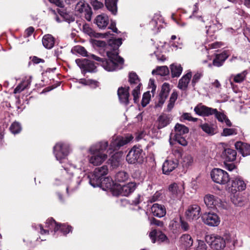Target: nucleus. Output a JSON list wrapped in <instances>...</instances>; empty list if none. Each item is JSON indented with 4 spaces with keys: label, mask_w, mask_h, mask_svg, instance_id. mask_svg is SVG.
I'll return each mask as SVG.
<instances>
[{
    "label": "nucleus",
    "mask_w": 250,
    "mask_h": 250,
    "mask_svg": "<svg viewBox=\"0 0 250 250\" xmlns=\"http://www.w3.org/2000/svg\"><path fill=\"white\" fill-rule=\"evenodd\" d=\"M122 44L121 38L111 39L108 41V44L106 45L105 49L108 60L88 53L83 46H79L77 51L83 57L98 61L105 70L113 71L121 69L123 67L124 60L118 55V48Z\"/></svg>",
    "instance_id": "f257e3e1"
},
{
    "label": "nucleus",
    "mask_w": 250,
    "mask_h": 250,
    "mask_svg": "<svg viewBox=\"0 0 250 250\" xmlns=\"http://www.w3.org/2000/svg\"><path fill=\"white\" fill-rule=\"evenodd\" d=\"M108 146V142L104 141L92 146L89 149L91 156L89 157V162L94 166L101 165L107 158V154L104 153Z\"/></svg>",
    "instance_id": "f03ea898"
},
{
    "label": "nucleus",
    "mask_w": 250,
    "mask_h": 250,
    "mask_svg": "<svg viewBox=\"0 0 250 250\" xmlns=\"http://www.w3.org/2000/svg\"><path fill=\"white\" fill-rule=\"evenodd\" d=\"M194 111L200 116H209L214 115L215 118L220 122H223L227 117L224 113L218 111L215 108H212L202 104H198L195 106Z\"/></svg>",
    "instance_id": "7ed1b4c3"
},
{
    "label": "nucleus",
    "mask_w": 250,
    "mask_h": 250,
    "mask_svg": "<svg viewBox=\"0 0 250 250\" xmlns=\"http://www.w3.org/2000/svg\"><path fill=\"white\" fill-rule=\"evenodd\" d=\"M225 238L214 234H208L206 236L205 240L212 249L221 250L225 247L226 241L229 240V235H225Z\"/></svg>",
    "instance_id": "20e7f679"
},
{
    "label": "nucleus",
    "mask_w": 250,
    "mask_h": 250,
    "mask_svg": "<svg viewBox=\"0 0 250 250\" xmlns=\"http://www.w3.org/2000/svg\"><path fill=\"white\" fill-rule=\"evenodd\" d=\"M133 137L130 134H127L125 136H118L111 142L107 152L109 154H111L115 150H118L120 147L130 143Z\"/></svg>",
    "instance_id": "39448f33"
},
{
    "label": "nucleus",
    "mask_w": 250,
    "mask_h": 250,
    "mask_svg": "<svg viewBox=\"0 0 250 250\" xmlns=\"http://www.w3.org/2000/svg\"><path fill=\"white\" fill-rule=\"evenodd\" d=\"M129 82L131 88H133L132 94L133 96V100L135 103L138 102L140 94V88L142 83H140L138 75L134 72H131L129 74Z\"/></svg>",
    "instance_id": "423d86ee"
},
{
    "label": "nucleus",
    "mask_w": 250,
    "mask_h": 250,
    "mask_svg": "<svg viewBox=\"0 0 250 250\" xmlns=\"http://www.w3.org/2000/svg\"><path fill=\"white\" fill-rule=\"evenodd\" d=\"M108 170L106 166L95 169L93 173L89 176V183L94 188L97 187L100 184V180L103 179V177L106 175Z\"/></svg>",
    "instance_id": "0eeeda50"
},
{
    "label": "nucleus",
    "mask_w": 250,
    "mask_h": 250,
    "mask_svg": "<svg viewBox=\"0 0 250 250\" xmlns=\"http://www.w3.org/2000/svg\"><path fill=\"white\" fill-rule=\"evenodd\" d=\"M184 184L176 183L171 184L168 188L169 197L173 201L180 200L184 193Z\"/></svg>",
    "instance_id": "6e6552de"
},
{
    "label": "nucleus",
    "mask_w": 250,
    "mask_h": 250,
    "mask_svg": "<svg viewBox=\"0 0 250 250\" xmlns=\"http://www.w3.org/2000/svg\"><path fill=\"white\" fill-rule=\"evenodd\" d=\"M212 180L219 184L224 185L229 181L228 173L225 170L220 168H214L210 173Z\"/></svg>",
    "instance_id": "1a4fd4ad"
},
{
    "label": "nucleus",
    "mask_w": 250,
    "mask_h": 250,
    "mask_svg": "<svg viewBox=\"0 0 250 250\" xmlns=\"http://www.w3.org/2000/svg\"><path fill=\"white\" fill-rule=\"evenodd\" d=\"M69 152V146L67 144L58 143L54 146V154L56 159L61 163L64 159Z\"/></svg>",
    "instance_id": "9d476101"
},
{
    "label": "nucleus",
    "mask_w": 250,
    "mask_h": 250,
    "mask_svg": "<svg viewBox=\"0 0 250 250\" xmlns=\"http://www.w3.org/2000/svg\"><path fill=\"white\" fill-rule=\"evenodd\" d=\"M126 160L130 164L142 163L143 161L142 149L139 147L134 146L126 155Z\"/></svg>",
    "instance_id": "9b49d317"
},
{
    "label": "nucleus",
    "mask_w": 250,
    "mask_h": 250,
    "mask_svg": "<svg viewBox=\"0 0 250 250\" xmlns=\"http://www.w3.org/2000/svg\"><path fill=\"white\" fill-rule=\"evenodd\" d=\"M75 11L79 13H84L85 18L88 21L91 19L92 11L89 5L84 1H79L75 6Z\"/></svg>",
    "instance_id": "f8f14e48"
},
{
    "label": "nucleus",
    "mask_w": 250,
    "mask_h": 250,
    "mask_svg": "<svg viewBox=\"0 0 250 250\" xmlns=\"http://www.w3.org/2000/svg\"><path fill=\"white\" fill-rule=\"evenodd\" d=\"M46 227L48 228L49 229H54L55 232L58 231L59 229L65 234L71 231V227H66L65 225L59 226L55 221L52 218H49L46 222Z\"/></svg>",
    "instance_id": "ddd939ff"
},
{
    "label": "nucleus",
    "mask_w": 250,
    "mask_h": 250,
    "mask_svg": "<svg viewBox=\"0 0 250 250\" xmlns=\"http://www.w3.org/2000/svg\"><path fill=\"white\" fill-rule=\"evenodd\" d=\"M202 219L206 225L215 227L219 225L220 220L219 216L214 213H208L204 214L202 216Z\"/></svg>",
    "instance_id": "4468645a"
},
{
    "label": "nucleus",
    "mask_w": 250,
    "mask_h": 250,
    "mask_svg": "<svg viewBox=\"0 0 250 250\" xmlns=\"http://www.w3.org/2000/svg\"><path fill=\"white\" fill-rule=\"evenodd\" d=\"M246 188V184L241 178H236L231 181V185L229 187V191L232 193L234 194L244 190Z\"/></svg>",
    "instance_id": "2eb2a0df"
},
{
    "label": "nucleus",
    "mask_w": 250,
    "mask_h": 250,
    "mask_svg": "<svg viewBox=\"0 0 250 250\" xmlns=\"http://www.w3.org/2000/svg\"><path fill=\"white\" fill-rule=\"evenodd\" d=\"M178 161L176 159H167L163 163L162 170L164 174L169 175L178 166Z\"/></svg>",
    "instance_id": "dca6fc26"
},
{
    "label": "nucleus",
    "mask_w": 250,
    "mask_h": 250,
    "mask_svg": "<svg viewBox=\"0 0 250 250\" xmlns=\"http://www.w3.org/2000/svg\"><path fill=\"white\" fill-rule=\"evenodd\" d=\"M206 205L209 208H213L221 205V200L218 197L210 194H206L204 198Z\"/></svg>",
    "instance_id": "f3484780"
},
{
    "label": "nucleus",
    "mask_w": 250,
    "mask_h": 250,
    "mask_svg": "<svg viewBox=\"0 0 250 250\" xmlns=\"http://www.w3.org/2000/svg\"><path fill=\"white\" fill-rule=\"evenodd\" d=\"M200 207L198 205H191L186 212V216L189 220H197L200 217Z\"/></svg>",
    "instance_id": "a211bd4d"
},
{
    "label": "nucleus",
    "mask_w": 250,
    "mask_h": 250,
    "mask_svg": "<svg viewBox=\"0 0 250 250\" xmlns=\"http://www.w3.org/2000/svg\"><path fill=\"white\" fill-rule=\"evenodd\" d=\"M117 188L119 190L117 194H120L122 196H127L130 193L133 192L135 189L136 185L135 184L131 182L123 186L120 185L117 186Z\"/></svg>",
    "instance_id": "6ab92c4d"
},
{
    "label": "nucleus",
    "mask_w": 250,
    "mask_h": 250,
    "mask_svg": "<svg viewBox=\"0 0 250 250\" xmlns=\"http://www.w3.org/2000/svg\"><path fill=\"white\" fill-rule=\"evenodd\" d=\"M129 87L124 88L119 87L118 90V95L120 102L125 105H127L129 103Z\"/></svg>",
    "instance_id": "aec40b11"
},
{
    "label": "nucleus",
    "mask_w": 250,
    "mask_h": 250,
    "mask_svg": "<svg viewBox=\"0 0 250 250\" xmlns=\"http://www.w3.org/2000/svg\"><path fill=\"white\" fill-rule=\"evenodd\" d=\"M172 121L171 116L167 114H162L158 118L156 124L158 129L164 128L168 125Z\"/></svg>",
    "instance_id": "412c9836"
},
{
    "label": "nucleus",
    "mask_w": 250,
    "mask_h": 250,
    "mask_svg": "<svg viewBox=\"0 0 250 250\" xmlns=\"http://www.w3.org/2000/svg\"><path fill=\"white\" fill-rule=\"evenodd\" d=\"M169 90V85L167 83H164L162 85L161 91L159 94L158 103L156 106H161L163 104L168 96Z\"/></svg>",
    "instance_id": "4be33fe9"
},
{
    "label": "nucleus",
    "mask_w": 250,
    "mask_h": 250,
    "mask_svg": "<svg viewBox=\"0 0 250 250\" xmlns=\"http://www.w3.org/2000/svg\"><path fill=\"white\" fill-rule=\"evenodd\" d=\"M151 210L153 215L159 218L164 216L166 213V209L165 206L158 204H153Z\"/></svg>",
    "instance_id": "5701e85b"
},
{
    "label": "nucleus",
    "mask_w": 250,
    "mask_h": 250,
    "mask_svg": "<svg viewBox=\"0 0 250 250\" xmlns=\"http://www.w3.org/2000/svg\"><path fill=\"white\" fill-rule=\"evenodd\" d=\"M94 22L99 28L104 29L108 24L109 19L106 15L101 14L96 17Z\"/></svg>",
    "instance_id": "b1692460"
},
{
    "label": "nucleus",
    "mask_w": 250,
    "mask_h": 250,
    "mask_svg": "<svg viewBox=\"0 0 250 250\" xmlns=\"http://www.w3.org/2000/svg\"><path fill=\"white\" fill-rule=\"evenodd\" d=\"M236 149L238 150L243 156L250 155V145L241 142H237L235 144Z\"/></svg>",
    "instance_id": "393cba45"
},
{
    "label": "nucleus",
    "mask_w": 250,
    "mask_h": 250,
    "mask_svg": "<svg viewBox=\"0 0 250 250\" xmlns=\"http://www.w3.org/2000/svg\"><path fill=\"white\" fill-rule=\"evenodd\" d=\"M149 236L153 243L156 242V239H158V241H160L161 242H163L167 239L166 235L162 233V231H158L155 229L153 230L149 233Z\"/></svg>",
    "instance_id": "a878e982"
},
{
    "label": "nucleus",
    "mask_w": 250,
    "mask_h": 250,
    "mask_svg": "<svg viewBox=\"0 0 250 250\" xmlns=\"http://www.w3.org/2000/svg\"><path fill=\"white\" fill-rule=\"evenodd\" d=\"M191 77V72H188L184 75L179 81L178 87L182 90H186L188 87Z\"/></svg>",
    "instance_id": "bb28decb"
},
{
    "label": "nucleus",
    "mask_w": 250,
    "mask_h": 250,
    "mask_svg": "<svg viewBox=\"0 0 250 250\" xmlns=\"http://www.w3.org/2000/svg\"><path fill=\"white\" fill-rule=\"evenodd\" d=\"M100 183L97 187H100L104 190L114 189L113 181L110 177H107L100 180Z\"/></svg>",
    "instance_id": "cd10ccee"
},
{
    "label": "nucleus",
    "mask_w": 250,
    "mask_h": 250,
    "mask_svg": "<svg viewBox=\"0 0 250 250\" xmlns=\"http://www.w3.org/2000/svg\"><path fill=\"white\" fill-rule=\"evenodd\" d=\"M200 127L204 132L210 136L215 134L217 132L216 127L213 125L204 123L201 124Z\"/></svg>",
    "instance_id": "c85d7f7f"
},
{
    "label": "nucleus",
    "mask_w": 250,
    "mask_h": 250,
    "mask_svg": "<svg viewBox=\"0 0 250 250\" xmlns=\"http://www.w3.org/2000/svg\"><path fill=\"white\" fill-rule=\"evenodd\" d=\"M228 56L226 52L217 54L213 60V65L216 67L222 66L225 60L228 58Z\"/></svg>",
    "instance_id": "c756f323"
},
{
    "label": "nucleus",
    "mask_w": 250,
    "mask_h": 250,
    "mask_svg": "<svg viewBox=\"0 0 250 250\" xmlns=\"http://www.w3.org/2000/svg\"><path fill=\"white\" fill-rule=\"evenodd\" d=\"M118 0H105L106 8L114 15L117 13V2Z\"/></svg>",
    "instance_id": "7c9ffc66"
},
{
    "label": "nucleus",
    "mask_w": 250,
    "mask_h": 250,
    "mask_svg": "<svg viewBox=\"0 0 250 250\" xmlns=\"http://www.w3.org/2000/svg\"><path fill=\"white\" fill-rule=\"evenodd\" d=\"M42 42L46 48L51 49L54 45V39L52 35L47 34L43 36Z\"/></svg>",
    "instance_id": "2f4dec72"
},
{
    "label": "nucleus",
    "mask_w": 250,
    "mask_h": 250,
    "mask_svg": "<svg viewBox=\"0 0 250 250\" xmlns=\"http://www.w3.org/2000/svg\"><path fill=\"white\" fill-rule=\"evenodd\" d=\"M223 154L228 161H233L235 160L237 153L233 149L228 148L224 150Z\"/></svg>",
    "instance_id": "473e14b6"
},
{
    "label": "nucleus",
    "mask_w": 250,
    "mask_h": 250,
    "mask_svg": "<svg viewBox=\"0 0 250 250\" xmlns=\"http://www.w3.org/2000/svg\"><path fill=\"white\" fill-rule=\"evenodd\" d=\"M233 195L231 197L232 203L237 206H241L244 204L245 199L239 192L233 194Z\"/></svg>",
    "instance_id": "72a5a7b5"
},
{
    "label": "nucleus",
    "mask_w": 250,
    "mask_h": 250,
    "mask_svg": "<svg viewBox=\"0 0 250 250\" xmlns=\"http://www.w3.org/2000/svg\"><path fill=\"white\" fill-rule=\"evenodd\" d=\"M193 163V158L189 154H185L182 157V165L184 167H188Z\"/></svg>",
    "instance_id": "f704fd0d"
},
{
    "label": "nucleus",
    "mask_w": 250,
    "mask_h": 250,
    "mask_svg": "<svg viewBox=\"0 0 250 250\" xmlns=\"http://www.w3.org/2000/svg\"><path fill=\"white\" fill-rule=\"evenodd\" d=\"M247 74V71H244L236 75H231L230 78L233 79V82L236 83H241L245 80Z\"/></svg>",
    "instance_id": "c9c22d12"
},
{
    "label": "nucleus",
    "mask_w": 250,
    "mask_h": 250,
    "mask_svg": "<svg viewBox=\"0 0 250 250\" xmlns=\"http://www.w3.org/2000/svg\"><path fill=\"white\" fill-rule=\"evenodd\" d=\"M188 128L185 125L177 124L175 126V135H183L188 132Z\"/></svg>",
    "instance_id": "e433bc0d"
},
{
    "label": "nucleus",
    "mask_w": 250,
    "mask_h": 250,
    "mask_svg": "<svg viewBox=\"0 0 250 250\" xmlns=\"http://www.w3.org/2000/svg\"><path fill=\"white\" fill-rule=\"evenodd\" d=\"M170 69L171 75L173 77H179L181 75L183 70L181 65L178 64H171Z\"/></svg>",
    "instance_id": "4c0bfd02"
},
{
    "label": "nucleus",
    "mask_w": 250,
    "mask_h": 250,
    "mask_svg": "<svg viewBox=\"0 0 250 250\" xmlns=\"http://www.w3.org/2000/svg\"><path fill=\"white\" fill-rule=\"evenodd\" d=\"M181 243L187 248L190 247L193 244V240L190 235L185 234L181 237Z\"/></svg>",
    "instance_id": "58836bf2"
},
{
    "label": "nucleus",
    "mask_w": 250,
    "mask_h": 250,
    "mask_svg": "<svg viewBox=\"0 0 250 250\" xmlns=\"http://www.w3.org/2000/svg\"><path fill=\"white\" fill-rule=\"evenodd\" d=\"M30 83L31 81L29 79L23 81L15 88L14 93H18L21 92L27 87H28V85L30 84Z\"/></svg>",
    "instance_id": "ea45409f"
},
{
    "label": "nucleus",
    "mask_w": 250,
    "mask_h": 250,
    "mask_svg": "<svg viewBox=\"0 0 250 250\" xmlns=\"http://www.w3.org/2000/svg\"><path fill=\"white\" fill-rule=\"evenodd\" d=\"M128 175L125 171H120L118 172L115 177V180L117 182H124L127 180Z\"/></svg>",
    "instance_id": "a19ab883"
},
{
    "label": "nucleus",
    "mask_w": 250,
    "mask_h": 250,
    "mask_svg": "<svg viewBox=\"0 0 250 250\" xmlns=\"http://www.w3.org/2000/svg\"><path fill=\"white\" fill-rule=\"evenodd\" d=\"M10 129L13 134L19 133L21 130L20 124L17 122H14L10 126Z\"/></svg>",
    "instance_id": "79ce46f5"
},
{
    "label": "nucleus",
    "mask_w": 250,
    "mask_h": 250,
    "mask_svg": "<svg viewBox=\"0 0 250 250\" xmlns=\"http://www.w3.org/2000/svg\"><path fill=\"white\" fill-rule=\"evenodd\" d=\"M83 61L84 64L85 65V67L88 71H94L96 67L92 62L86 59H84Z\"/></svg>",
    "instance_id": "37998d69"
},
{
    "label": "nucleus",
    "mask_w": 250,
    "mask_h": 250,
    "mask_svg": "<svg viewBox=\"0 0 250 250\" xmlns=\"http://www.w3.org/2000/svg\"><path fill=\"white\" fill-rule=\"evenodd\" d=\"M237 134V130L234 128H226L223 129L222 133V135L224 136H228L230 135H234Z\"/></svg>",
    "instance_id": "c03bdc74"
},
{
    "label": "nucleus",
    "mask_w": 250,
    "mask_h": 250,
    "mask_svg": "<svg viewBox=\"0 0 250 250\" xmlns=\"http://www.w3.org/2000/svg\"><path fill=\"white\" fill-rule=\"evenodd\" d=\"M151 95L149 91L145 92L143 96L142 105L143 107L146 106L149 102Z\"/></svg>",
    "instance_id": "a18cd8bd"
},
{
    "label": "nucleus",
    "mask_w": 250,
    "mask_h": 250,
    "mask_svg": "<svg viewBox=\"0 0 250 250\" xmlns=\"http://www.w3.org/2000/svg\"><path fill=\"white\" fill-rule=\"evenodd\" d=\"M174 137L175 141L180 145L183 146H186L188 145V142L185 138L181 135H175Z\"/></svg>",
    "instance_id": "49530a36"
},
{
    "label": "nucleus",
    "mask_w": 250,
    "mask_h": 250,
    "mask_svg": "<svg viewBox=\"0 0 250 250\" xmlns=\"http://www.w3.org/2000/svg\"><path fill=\"white\" fill-rule=\"evenodd\" d=\"M196 19V23L197 26L199 28H202L204 27H207V25L205 24V21L204 20L202 16H197L194 18Z\"/></svg>",
    "instance_id": "de8ad7c7"
},
{
    "label": "nucleus",
    "mask_w": 250,
    "mask_h": 250,
    "mask_svg": "<svg viewBox=\"0 0 250 250\" xmlns=\"http://www.w3.org/2000/svg\"><path fill=\"white\" fill-rule=\"evenodd\" d=\"M158 74L162 76H166L169 73V70L167 66H163L159 67L157 69Z\"/></svg>",
    "instance_id": "09e8293b"
},
{
    "label": "nucleus",
    "mask_w": 250,
    "mask_h": 250,
    "mask_svg": "<svg viewBox=\"0 0 250 250\" xmlns=\"http://www.w3.org/2000/svg\"><path fill=\"white\" fill-rule=\"evenodd\" d=\"M61 17L63 20L67 21L68 23L73 22L75 20V19L73 16L68 14H65L63 15H61Z\"/></svg>",
    "instance_id": "8fccbe9b"
},
{
    "label": "nucleus",
    "mask_w": 250,
    "mask_h": 250,
    "mask_svg": "<svg viewBox=\"0 0 250 250\" xmlns=\"http://www.w3.org/2000/svg\"><path fill=\"white\" fill-rule=\"evenodd\" d=\"M182 118H183L184 120H186L189 121H192V122H196L197 121L198 119L196 118L192 117L190 114L188 113H184L182 116Z\"/></svg>",
    "instance_id": "3c124183"
},
{
    "label": "nucleus",
    "mask_w": 250,
    "mask_h": 250,
    "mask_svg": "<svg viewBox=\"0 0 250 250\" xmlns=\"http://www.w3.org/2000/svg\"><path fill=\"white\" fill-rule=\"evenodd\" d=\"M92 5L94 9L96 10L100 9L104 6V4L102 2L99 1L97 0L92 1Z\"/></svg>",
    "instance_id": "603ef678"
},
{
    "label": "nucleus",
    "mask_w": 250,
    "mask_h": 250,
    "mask_svg": "<svg viewBox=\"0 0 250 250\" xmlns=\"http://www.w3.org/2000/svg\"><path fill=\"white\" fill-rule=\"evenodd\" d=\"M150 224L160 227H163L164 226V223L162 221L157 220L154 218L150 219Z\"/></svg>",
    "instance_id": "864d4df0"
},
{
    "label": "nucleus",
    "mask_w": 250,
    "mask_h": 250,
    "mask_svg": "<svg viewBox=\"0 0 250 250\" xmlns=\"http://www.w3.org/2000/svg\"><path fill=\"white\" fill-rule=\"evenodd\" d=\"M207 246L203 241H198V246L196 250H206Z\"/></svg>",
    "instance_id": "5fc2aeb1"
},
{
    "label": "nucleus",
    "mask_w": 250,
    "mask_h": 250,
    "mask_svg": "<svg viewBox=\"0 0 250 250\" xmlns=\"http://www.w3.org/2000/svg\"><path fill=\"white\" fill-rule=\"evenodd\" d=\"M199 10V8L198 6V3H196L194 5L193 10L192 11V15L189 16V18L190 19H193L195 18L196 17H197V13Z\"/></svg>",
    "instance_id": "6e6d98bb"
},
{
    "label": "nucleus",
    "mask_w": 250,
    "mask_h": 250,
    "mask_svg": "<svg viewBox=\"0 0 250 250\" xmlns=\"http://www.w3.org/2000/svg\"><path fill=\"white\" fill-rule=\"evenodd\" d=\"M83 31L90 36H94V32L92 29L86 25L83 26Z\"/></svg>",
    "instance_id": "4d7b16f0"
},
{
    "label": "nucleus",
    "mask_w": 250,
    "mask_h": 250,
    "mask_svg": "<svg viewBox=\"0 0 250 250\" xmlns=\"http://www.w3.org/2000/svg\"><path fill=\"white\" fill-rule=\"evenodd\" d=\"M181 229L184 231H188L189 229L188 224L182 219H180Z\"/></svg>",
    "instance_id": "13d9d810"
},
{
    "label": "nucleus",
    "mask_w": 250,
    "mask_h": 250,
    "mask_svg": "<svg viewBox=\"0 0 250 250\" xmlns=\"http://www.w3.org/2000/svg\"><path fill=\"white\" fill-rule=\"evenodd\" d=\"M79 183L80 181H77L75 182V183H74V185H72V184H69L66 188L67 192H68L69 190H73L75 189L76 188H77Z\"/></svg>",
    "instance_id": "bf43d9fd"
},
{
    "label": "nucleus",
    "mask_w": 250,
    "mask_h": 250,
    "mask_svg": "<svg viewBox=\"0 0 250 250\" xmlns=\"http://www.w3.org/2000/svg\"><path fill=\"white\" fill-rule=\"evenodd\" d=\"M201 77V74L198 73H196L193 77L192 80V83L193 85H194L196 83H197L200 79Z\"/></svg>",
    "instance_id": "052dcab7"
},
{
    "label": "nucleus",
    "mask_w": 250,
    "mask_h": 250,
    "mask_svg": "<svg viewBox=\"0 0 250 250\" xmlns=\"http://www.w3.org/2000/svg\"><path fill=\"white\" fill-rule=\"evenodd\" d=\"M149 86L151 87V92L153 93L156 90V86L154 85V80L153 79H150L149 82Z\"/></svg>",
    "instance_id": "680f3d73"
},
{
    "label": "nucleus",
    "mask_w": 250,
    "mask_h": 250,
    "mask_svg": "<svg viewBox=\"0 0 250 250\" xmlns=\"http://www.w3.org/2000/svg\"><path fill=\"white\" fill-rule=\"evenodd\" d=\"M177 93L175 92H173L170 97L169 102L174 103L177 99Z\"/></svg>",
    "instance_id": "e2e57ef3"
},
{
    "label": "nucleus",
    "mask_w": 250,
    "mask_h": 250,
    "mask_svg": "<svg viewBox=\"0 0 250 250\" xmlns=\"http://www.w3.org/2000/svg\"><path fill=\"white\" fill-rule=\"evenodd\" d=\"M32 62L34 63L38 64L40 62H43L44 60L42 59L39 58L37 57L34 56L32 59Z\"/></svg>",
    "instance_id": "0e129e2a"
},
{
    "label": "nucleus",
    "mask_w": 250,
    "mask_h": 250,
    "mask_svg": "<svg viewBox=\"0 0 250 250\" xmlns=\"http://www.w3.org/2000/svg\"><path fill=\"white\" fill-rule=\"evenodd\" d=\"M34 31L33 27H29L25 30V34L27 37H29L33 33Z\"/></svg>",
    "instance_id": "69168bd1"
},
{
    "label": "nucleus",
    "mask_w": 250,
    "mask_h": 250,
    "mask_svg": "<svg viewBox=\"0 0 250 250\" xmlns=\"http://www.w3.org/2000/svg\"><path fill=\"white\" fill-rule=\"evenodd\" d=\"M221 45H222V43L221 42H213L210 44V47H211L212 48H214V49L219 48L221 46Z\"/></svg>",
    "instance_id": "338daca9"
},
{
    "label": "nucleus",
    "mask_w": 250,
    "mask_h": 250,
    "mask_svg": "<svg viewBox=\"0 0 250 250\" xmlns=\"http://www.w3.org/2000/svg\"><path fill=\"white\" fill-rule=\"evenodd\" d=\"M211 85L215 88H219L221 86V84L217 80H215L214 82L212 83Z\"/></svg>",
    "instance_id": "774afa93"
}]
</instances>
